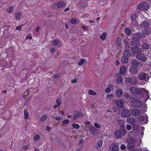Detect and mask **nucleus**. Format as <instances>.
I'll use <instances>...</instances> for the list:
<instances>
[{"label": "nucleus", "mask_w": 151, "mask_h": 151, "mask_svg": "<svg viewBox=\"0 0 151 151\" xmlns=\"http://www.w3.org/2000/svg\"><path fill=\"white\" fill-rule=\"evenodd\" d=\"M116 105L117 107L121 108L123 106V102L121 100L118 99L116 101Z\"/></svg>", "instance_id": "ddd939ff"}, {"label": "nucleus", "mask_w": 151, "mask_h": 151, "mask_svg": "<svg viewBox=\"0 0 151 151\" xmlns=\"http://www.w3.org/2000/svg\"><path fill=\"white\" fill-rule=\"evenodd\" d=\"M59 41L58 40H55L53 43V45H57L58 44Z\"/></svg>", "instance_id": "8fccbe9b"}, {"label": "nucleus", "mask_w": 151, "mask_h": 151, "mask_svg": "<svg viewBox=\"0 0 151 151\" xmlns=\"http://www.w3.org/2000/svg\"><path fill=\"white\" fill-rule=\"evenodd\" d=\"M30 92L29 89L27 90L26 92H25L24 95L23 96V97L24 98H26L29 95Z\"/></svg>", "instance_id": "473e14b6"}, {"label": "nucleus", "mask_w": 151, "mask_h": 151, "mask_svg": "<svg viewBox=\"0 0 151 151\" xmlns=\"http://www.w3.org/2000/svg\"><path fill=\"white\" fill-rule=\"evenodd\" d=\"M120 148L122 150H124L126 149V147L125 145L122 144Z\"/></svg>", "instance_id": "603ef678"}, {"label": "nucleus", "mask_w": 151, "mask_h": 151, "mask_svg": "<svg viewBox=\"0 0 151 151\" xmlns=\"http://www.w3.org/2000/svg\"><path fill=\"white\" fill-rule=\"evenodd\" d=\"M122 93V89H118L116 91V94L117 96L118 97L120 96Z\"/></svg>", "instance_id": "bb28decb"}, {"label": "nucleus", "mask_w": 151, "mask_h": 151, "mask_svg": "<svg viewBox=\"0 0 151 151\" xmlns=\"http://www.w3.org/2000/svg\"><path fill=\"white\" fill-rule=\"evenodd\" d=\"M46 128H47L46 130L48 132H49V130H50L51 128V127H49L48 126H47Z\"/></svg>", "instance_id": "69168bd1"}, {"label": "nucleus", "mask_w": 151, "mask_h": 151, "mask_svg": "<svg viewBox=\"0 0 151 151\" xmlns=\"http://www.w3.org/2000/svg\"><path fill=\"white\" fill-rule=\"evenodd\" d=\"M116 44L117 45V49L119 50L122 47V45L121 43V39L119 37H117L116 40Z\"/></svg>", "instance_id": "1a4fd4ad"}, {"label": "nucleus", "mask_w": 151, "mask_h": 151, "mask_svg": "<svg viewBox=\"0 0 151 151\" xmlns=\"http://www.w3.org/2000/svg\"><path fill=\"white\" fill-rule=\"evenodd\" d=\"M132 50L133 52L139 54H140L142 51V49L138 47L133 48Z\"/></svg>", "instance_id": "f8f14e48"}, {"label": "nucleus", "mask_w": 151, "mask_h": 151, "mask_svg": "<svg viewBox=\"0 0 151 151\" xmlns=\"http://www.w3.org/2000/svg\"><path fill=\"white\" fill-rule=\"evenodd\" d=\"M125 81L126 83H129L132 85H135L137 83L138 79L134 77H127L126 78Z\"/></svg>", "instance_id": "7ed1b4c3"}, {"label": "nucleus", "mask_w": 151, "mask_h": 151, "mask_svg": "<svg viewBox=\"0 0 151 151\" xmlns=\"http://www.w3.org/2000/svg\"><path fill=\"white\" fill-rule=\"evenodd\" d=\"M108 87L110 88L111 90H112L113 89V86L112 84H110L108 86Z\"/></svg>", "instance_id": "bf43d9fd"}, {"label": "nucleus", "mask_w": 151, "mask_h": 151, "mask_svg": "<svg viewBox=\"0 0 151 151\" xmlns=\"http://www.w3.org/2000/svg\"><path fill=\"white\" fill-rule=\"evenodd\" d=\"M127 147L129 149H132L134 147L135 144L134 142H127Z\"/></svg>", "instance_id": "393cba45"}, {"label": "nucleus", "mask_w": 151, "mask_h": 151, "mask_svg": "<svg viewBox=\"0 0 151 151\" xmlns=\"http://www.w3.org/2000/svg\"><path fill=\"white\" fill-rule=\"evenodd\" d=\"M76 20L75 19H72L70 21V22L72 24H74L76 23Z\"/></svg>", "instance_id": "09e8293b"}, {"label": "nucleus", "mask_w": 151, "mask_h": 151, "mask_svg": "<svg viewBox=\"0 0 151 151\" xmlns=\"http://www.w3.org/2000/svg\"><path fill=\"white\" fill-rule=\"evenodd\" d=\"M137 18V16L135 14H133L131 16V19L133 21H135Z\"/></svg>", "instance_id": "c9c22d12"}, {"label": "nucleus", "mask_w": 151, "mask_h": 151, "mask_svg": "<svg viewBox=\"0 0 151 151\" xmlns=\"http://www.w3.org/2000/svg\"><path fill=\"white\" fill-rule=\"evenodd\" d=\"M150 46L146 43H143L142 45V47L144 49H148L150 48Z\"/></svg>", "instance_id": "5701e85b"}, {"label": "nucleus", "mask_w": 151, "mask_h": 151, "mask_svg": "<svg viewBox=\"0 0 151 151\" xmlns=\"http://www.w3.org/2000/svg\"><path fill=\"white\" fill-rule=\"evenodd\" d=\"M65 5V3L64 1H61L58 2L56 4V6L58 8H62Z\"/></svg>", "instance_id": "aec40b11"}, {"label": "nucleus", "mask_w": 151, "mask_h": 151, "mask_svg": "<svg viewBox=\"0 0 151 151\" xmlns=\"http://www.w3.org/2000/svg\"><path fill=\"white\" fill-rule=\"evenodd\" d=\"M55 50L54 48H52L51 49V50H50L51 52H52V53L54 52H55Z\"/></svg>", "instance_id": "0e129e2a"}, {"label": "nucleus", "mask_w": 151, "mask_h": 151, "mask_svg": "<svg viewBox=\"0 0 151 151\" xmlns=\"http://www.w3.org/2000/svg\"><path fill=\"white\" fill-rule=\"evenodd\" d=\"M74 115L73 116L74 120H75L78 118H81L83 117V114L81 112L76 113V111H74L73 112Z\"/></svg>", "instance_id": "6e6552de"}, {"label": "nucleus", "mask_w": 151, "mask_h": 151, "mask_svg": "<svg viewBox=\"0 0 151 151\" xmlns=\"http://www.w3.org/2000/svg\"><path fill=\"white\" fill-rule=\"evenodd\" d=\"M139 63L136 60H132L131 65L132 67L137 68L139 65Z\"/></svg>", "instance_id": "a211bd4d"}, {"label": "nucleus", "mask_w": 151, "mask_h": 151, "mask_svg": "<svg viewBox=\"0 0 151 151\" xmlns=\"http://www.w3.org/2000/svg\"><path fill=\"white\" fill-rule=\"evenodd\" d=\"M124 122L122 120H119L118 121L117 123L118 124L121 125H123V124Z\"/></svg>", "instance_id": "de8ad7c7"}, {"label": "nucleus", "mask_w": 151, "mask_h": 151, "mask_svg": "<svg viewBox=\"0 0 151 151\" xmlns=\"http://www.w3.org/2000/svg\"><path fill=\"white\" fill-rule=\"evenodd\" d=\"M21 14L20 12H18L16 15V19H19L21 17Z\"/></svg>", "instance_id": "37998d69"}, {"label": "nucleus", "mask_w": 151, "mask_h": 151, "mask_svg": "<svg viewBox=\"0 0 151 151\" xmlns=\"http://www.w3.org/2000/svg\"><path fill=\"white\" fill-rule=\"evenodd\" d=\"M89 129L91 132L97 130V129L93 126H91L89 127Z\"/></svg>", "instance_id": "58836bf2"}, {"label": "nucleus", "mask_w": 151, "mask_h": 151, "mask_svg": "<svg viewBox=\"0 0 151 151\" xmlns=\"http://www.w3.org/2000/svg\"><path fill=\"white\" fill-rule=\"evenodd\" d=\"M132 151H149V150H148L146 148L144 147L143 149L140 148L137 150H134Z\"/></svg>", "instance_id": "2f4dec72"}, {"label": "nucleus", "mask_w": 151, "mask_h": 151, "mask_svg": "<svg viewBox=\"0 0 151 151\" xmlns=\"http://www.w3.org/2000/svg\"><path fill=\"white\" fill-rule=\"evenodd\" d=\"M139 127L138 125L136 124H134L133 127V130H137L139 129Z\"/></svg>", "instance_id": "c03bdc74"}, {"label": "nucleus", "mask_w": 151, "mask_h": 151, "mask_svg": "<svg viewBox=\"0 0 151 151\" xmlns=\"http://www.w3.org/2000/svg\"><path fill=\"white\" fill-rule=\"evenodd\" d=\"M69 120L68 119H66L64 120L63 122V123L65 124H67L69 123Z\"/></svg>", "instance_id": "864d4df0"}, {"label": "nucleus", "mask_w": 151, "mask_h": 151, "mask_svg": "<svg viewBox=\"0 0 151 151\" xmlns=\"http://www.w3.org/2000/svg\"><path fill=\"white\" fill-rule=\"evenodd\" d=\"M150 8L149 4L146 2H142L138 6L137 9L142 11H146Z\"/></svg>", "instance_id": "f03ea898"}, {"label": "nucleus", "mask_w": 151, "mask_h": 151, "mask_svg": "<svg viewBox=\"0 0 151 151\" xmlns=\"http://www.w3.org/2000/svg\"><path fill=\"white\" fill-rule=\"evenodd\" d=\"M81 27L83 29H84L85 30H86L87 29V27L85 26H82Z\"/></svg>", "instance_id": "338daca9"}, {"label": "nucleus", "mask_w": 151, "mask_h": 151, "mask_svg": "<svg viewBox=\"0 0 151 151\" xmlns=\"http://www.w3.org/2000/svg\"><path fill=\"white\" fill-rule=\"evenodd\" d=\"M61 100L59 99H57L56 100V102L58 106H60L61 103Z\"/></svg>", "instance_id": "a18cd8bd"}, {"label": "nucleus", "mask_w": 151, "mask_h": 151, "mask_svg": "<svg viewBox=\"0 0 151 151\" xmlns=\"http://www.w3.org/2000/svg\"><path fill=\"white\" fill-rule=\"evenodd\" d=\"M122 61L124 63H127L128 61V58L124 56H122L121 58Z\"/></svg>", "instance_id": "a878e982"}, {"label": "nucleus", "mask_w": 151, "mask_h": 151, "mask_svg": "<svg viewBox=\"0 0 151 151\" xmlns=\"http://www.w3.org/2000/svg\"><path fill=\"white\" fill-rule=\"evenodd\" d=\"M125 31L126 33L128 35H129L131 34V30L128 28H126L125 29Z\"/></svg>", "instance_id": "4c0bfd02"}, {"label": "nucleus", "mask_w": 151, "mask_h": 151, "mask_svg": "<svg viewBox=\"0 0 151 151\" xmlns=\"http://www.w3.org/2000/svg\"><path fill=\"white\" fill-rule=\"evenodd\" d=\"M112 90H111L110 88L108 87L105 90V91L106 93H109L110 91Z\"/></svg>", "instance_id": "13d9d810"}, {"label": "nucleus", "mask_w": 151, "mask_h": 151, "mask_svg": "<svg viewBox=\"0 0 151 151\" xmlns=\"http://www.w3.org/2000/svg\"><path fill=\"white\" fill-rule=\"evenodd\" d=\"M131 114V112L127 110H124L121 113V116L122 117H128Z\"/></svg>", "instance_id": "423d86ee"}, {"label": "nucleus", "mask_w": 151, "mask_h": 151, "mask_svg": "<svg viewBox=\"0 0 151 151\" xmlns=\"http://www.w3.org/2000/svg\"><path fill=\"white\" fill-rule=\"evenodd\" d=\"M29 147L28 145H25L23 146V148L24 150H27Z\"/></svg>", "instance_id": "052dcab7"}, {"label": "nucleus", "mask_w": 151, "mask_h": 151, "mask_svg": "<svg viewBox=\"0 0 151 151\" xmlns=\"http://www.w3.org/2000/svg\"><path fill=\"white\" fill-rule=\"evenodd\" d=\"M130 55V52L128 50H125L124 51V56L127 57L129 58Z\"/></svg>", "instance_id": "c85d7f7f"}, {"label": "nucleus", "mask_w": 151, "mask_h": 151, "mask_svg": "<svg viewBox=\"0 0 151 151\" xmlns=\"http://www.w3.org/2000/svg\"><path fill=\"white\" fill-rule=\"evenodd\" d=\"M147 74L141 72L138 74V78L140 80H147L148 79L147 77Z\"/></svg>", "instance_id": "39448f33"}, {"label": "nucleus", "mask_w": 151, "mask_h": 151, "mask_svg": "<svg viewBox=\"0 0 151 151\" xmlns=\"http://www.w3.org/2000/svg\"><path fill=\"white\" fill-rule=\"evenodd\" d=\"M40 138V137L39 134H36L35 137H33V139L35 141L38 140Z\"/></svg>", "instance_id": "e433bc0d"}, {"label": "nucleus", "mask_w": 151, "mask_h": 151, "mask_svg": "<svg viewBox=\"0 0 151 151\" xmlns=\"http://www.w3.org/2000/svg\"><path fill=\"white\" fill-rule=\"evenodd\" d=\"M122 132V134H126V130L125 129V127L124 125H121L120 127L119 130Z\"/></svg>", "instance_id": "b1692460"}, {"label": "nucleus", "mask_w": 151, "mask_h": 151, "mask_svg": "<svg viewBox=\"0 0 151 151\" xmlns=\"http://www.w3.org/2000/svg\"><path fill=\"white\" fill-rule=\"evenodd\" d=\"M122 78L121 77H119L117 79L116 82L119 83H120L122 82Z\"/></svg>", "instance_id": "49530a36"}, {"label": "nucleus", "mask_w": 151, "mask_h": 151, "mask_svg": "<svg viewBox=\"0 0 151 151\" xmlns=\"http://www.w3.org/2000/svg\"><path fill=\"white\" fill-rule=\"evenodd\" d=\"M138 68L136 67H132L129 68V71L131 74L134 75L138 73Z\"/></svg>", "instance_id": "0eeeda50"}, {"label": "nucleus", "mask_w": 151, "mask_h": 151, "mask_svg": "<svg viewBox=\"0 0 151 151\" xmlns=\"http://www.w3.org/2000/svg\"><path fill=\"white\" fill-rule=\"evenodd\" d=\"M106 33L104 32L102 33L101 35L100 38L102 40H104L106 38Z\"/></svg>", "instance_id": "72a5a7b5"}, {"label": "nucleus", "mask_w": 151, "mask_h": 151, "mask_svg": "<svg viewBox=\"0 0 151 151\" xmlns=\"http://www.w3.org/2000/svg\"><path fill=\"white\" fill-rule=\"evenodd\" d=\"M94 125L95 127L98 129L100 128L101 127V126L97 123H95L94 124Z\"/></svg>", "instance_id": "3c124183"}, {"label": "nucleus", "mask_w": 151, "mask_h": 151, "mask_svg": "<svg viewBox=\"0 0 151 151\" xmlns=\"http://www.w3.org/2000/svg\"><path fill=\"white\" fill-rule=\"evenodd\" d=\"M88 93L90 95H96V92L91 90H89L88 91Z\"/></svg>", "instance_id": "a19ab883"}, {"label": "nucleus", "mask_w": 151, "mask_h": 151, "mask_svg": "<svg viewBox=\"0 0 151 151\" xmlns=\"http://www.w3.org/2000/svg\"><path fill=\"white\" fill-rule=\"evenodd\" d=\"M131 101V104L134 107L138 108L140 107L142 105V103L139 100L135 99L134 96H132L130 98Z\"/></svg>", "instance_id": "f257e3e1"}, {"label": "nucleus", "mask_w": 151, "mask_h": 151, "mask_svg": "<svg viewBox=\"0 0 151 151\" xmlns=\"http://www.w3.org/2000/svg\"><path fill=\"white\" fill-rule=\"evenodd\" d=\"M27 38L31 40L32 39V37L31 35L28 34L27 36Z\"/></svg>", "instance_id": "e2e57ef3"}, {"label": "nucleus", "mask_w": 151, "mask_h": 151, "mask_svg": "<svg viewBox=\"0 0 151 151\" xmlns=\"http://www.w3.org/2000/svg\"><path fill=\"white\" fill-rule=\"evenodd\" d=\"M138 119L140 121H144L145 123H147L148 121V117L147 115L145 116H141L139 117Z\"/></svg>", "instance_id": "9d476101"}, {"label": "nucleus", "mask_w": 151, "mask_h": 151, "mask_svg": "<svg viewBox=\"0 0 151 151\" xmlns=\"http://www.w3.org/2000/svg\"><path fill=\"white\" fill-rule=\"evenodd\" d=\"M76 82L77 80L75 79H73L71 81V82L72 83H76Z\"/></svg>", "instance_id": "774afa93"}, {"label": "nucleus", "mask_w": 151, "mask_h": 151, "mask_svg": "<svg viewBox=\"0 0 151 151\" xmlns=\"http://www.w3.org/2000/svg\"><path fill=\"white\" fill-rule=\"evenodd\" d=\"M131 113L133 115L137 116L139 114L140 111L137 109H134L131 110Z\"/></svg>", "instance_id": "6ab92c4d"}, {"label": "nucleus", "mask_w": 151, "mask_h": 151, "mask_svg": "<svg viewBox=\"0 0 151 151\" xmlns=\"http://www.w3.org/2000/svg\"><path fill=\"white\" fill-rule=\"evenodd\" d=\"M142 33L145 37L146 35H148L151 33V29L149 28L145 29L142 30Z\"/></svg>", "instance_id": "4468645a"}, {"label": "nucleus", "mask_w": 151, "mask_h": 151, "mask_svg": "<svg viewBox=\"0 0 151 151\" xmlns=\"http://www.w3.org/2000/svg\"><path fill=\"white\" fill-rule=\"evenodd\" d=\"M126 128L127 130H130L131 129L132 127L130 125L128 124L127 125Z\"/></svg>", "instance_id": "6e6d98bb"}, {"label": "nucleus", "mask_w": 151, "mask_h": 151, "mask_svg": "<svg viewBox=\"0 0 151 151\" xmlns=\"http://www.w3.org/2000/svg\"><path fill=\"white\" fill-rule=\"evenodd\" d=\"M72 126L74 128L79 129L80 128L79 125L77 124H72Z\"/></svg>", "instance_id": "ea45409f"}, {"label": "nucleus", "mask_w": 151, "mask_h": 151, "mask_svg": "<svg viewBox=\"0 0 151 151\" xmlns=\"http://www.w3.org/2000/svg\"><path fill=\"white\" fill-rule=\"evenodd\" d=\"M126 72V68L125 66H121L120 68L119 72L121 75H124Z\"/></svg>", "instance_id": "f3484780"}, {"label": "nucleus", "mask_w": 151, "mask_h": 151, "mask_svg": "<svg viewBox=\"0 0 151 151\" xmlns=\"http://www.w3.org/2000/svg\"><path fill=\"white\" fill-rule=\"evenodd\" d=\"M127 122L129 123L134 124L135 122V120L133 118L128 117L127 119Z\"/></svg>", "instance_id": "cd10ccee"}, {"label": "nucleus", "mask_w": 151, "mask_h": 151, "mask_svg": "<svg viewBox=\"0 0 151 151\" xmlns=\"http://www.w3.org/2000/svg\"><path fill=\"white\" fill-rule=\"evenodd\" d=\"M134 35V37H136L139 39H141V38L145 37V36L143 33H142L139 32L135 34Z\"/></svg>", "instance_id": "2eb2a0df"}, {"label": "nucleus", "mask_w": 151, "mask_h": 151, "mask_svg": "<svg viewBox=\"0 0 151 151\" xmlns=\"http://www.w3.org/2000/svg\"><path fill=\"white\" fill-rule=\"evenodd\" d=\"M47 115L45 114H43L42 116L40 118V121L41 122H44L47 119Z\"/></svg>", "instance_id": "c756f323"}, {"label": "nucleus", "mask_w": 151, "mask_h": 151, "mask_svg": "<svg viewBox=\"0 0 151 151\" xmlns=\"http://www.w3.org/2000/svg\"><path fill=\"white\" fill-rule=\"evenodd\" d=\"M62 119V118L61 117H60V116H58L56 117L55 119L58 121H59L61 120Z\"/></svg>", "instance_id": "680f3d73"}, {"label": "nucleus", "mask_w": 151, "mask_h": 151, "mask_svg": "<svg viewBox=\"0 0 151 151\" xmlns=\"http://www.w3.org/2000/svg\"><path fill=\"white\" fill-rule=\"evenodd\" d=\"M86 62L85 59H83L80 60L79 61L78 63V65L81 66L84 63Z\"/></svg>", "instance_id": "f704fd0d"}, {"label": "nucleus", "mask_w": 151, "mask_h": 151, "mask_svg": "<svg viewBox=\"0 0 151 151\" xmlns=\"http://www.w3.org/2000/svg\"><path fill=\"white\" fill-rule=\"evenodd\" d=\"M23 25H19V26L16 27V30H21V27Z\"/></svg>", "instance_id": "5fc2aeb1"}, {"label": "nucleus", "mask_w": 151, "mask_h": 151, "mask_svg": "<svg viewBox=\"0 0 151 151\" xmlns=\"http://www.w3.org/2000/svg\"><path fill=\"white\" fill-rule=\"evenodd\" d=\"M140 25L141 27L144 28L149 27L150 24L149 22H147L146 21H145L141 23Z\"/></svg>", "instance_id": "4be33fe9"}, {"label": "nucleus", "mask_w": 151, "mask_h": 151, "mask_svg": "<svg viewBox=\"0 0 151 151\" xmlns=\"http://www.w3.org/2000/svg\"><path fill=\"white\" fill-rule=\"evenodd\" d=\"M102 142H98V144H96V146L95 147L96 148L98 147H102Z\"/></svg>", "instance_id": "79ce46f5"}, {"label": "nucleus", "mask_w": 151, "mask_h": 151, "mask_svg": "<svg viewBox=\"0 0 151 151\" xmlns=\"http://www.w3.org/2000/svg\"><path fill=\"white\" fill-rule=\"evenodd\" d=\"M112 147L111 150L112 151H118L119 147L117 145L112 144L110 146Z\"/></svg>", "instance_id": "412c9836"}, {"label": "nucleus", "mask_w": 151, "mask_h": 151, "mask_svg": "<svg viewBox=\"0 0 151 151\" xmlns=\"http://www.w3.org/2000/svg\"><path fill=\"white\" fill-rule=\"evenodd\" d=\"M106 96L108 99H111V97L113 96V95L112 94H110L107 95Z\"/></svg>", "instance_id": "4d7b16f0"}, {"label": "nucleus", "mask_w": 151, "mask_h": 151, "mask_svg": "<svg viewBox=\"0 0 151 151\" xmlns=\"http://www.w3.org/2000/svg\"><path fill=\"white\" fill-rule=\"evenodd\" d=\"M27 110V109H24V117L26 119H28L29 117V113L28 111L26 110Z\"/></svg>", "instance_id": "7c9ffc66"}, {"label": "nucleus", "mask_w": 151, "mask_h": 151, "mask_svg": "<svg viewBox=\"0 0 151 151\" xmlns=\"http://www.w3.org/2000/svg\"><path fill=\"white\" fill-rule=\"evenodd\" d=\"M136 58L142 61H145L146 59V57L143 54L138 55L136 56Z\"/></svg>", "instance_id": "dca6fc26"}, {"label": "nucleus", "mask_w": 151, "mask_h": 151, "mask_svg": "<svg viewBox=\"0 0 151 151\" xmlns=\"http://www.w3.org/2000/svg\"><path fill=\"white\" fill-rule=\"evenodd\" d=\"M125 134H122V132L119 130H116L115 132V135L117 138H120L122 136H124Z\"/></svg>", "instance_id": "9b49d317"}, {"label": "nucleus", "mask_w": 151, "mask_h": 151, "mask_svg": "<svg viewBox=\"0 0 151 151\" xmlns=\"http://www.w3.org/2000/svg\"><path fill=\"white\" fill-rule=\"evenodd\" d=\"M144 90L142 88H138L135 87H132L130 89L131 92L132 94H140Z\"/></svg>", "instance_id": "20e7f679"}]
</instances>
